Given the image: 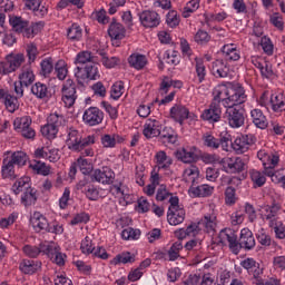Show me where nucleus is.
<instances>
[{"mask_svg":"<svg viewBox=\"0 0 285 285\" xmlns=\"http://www.w3.org/2000/svg\"><path fill=\"white\" fill-rule=\"evenodd\" d=\"M128 63L131 68H135V70H144V68L148 66V58H146L145 55L132 53L128 58Z\"/></svg>","mask_w":285,"mask_h":285,"instance_id":"nucleus-29","label":"nucleus"},{"mask_svg":"<svg viewBox=\"0 0 285 285\" xmlns=\"http://www.w3.org/2000/svg\"><path fill=\"white\" fill-rule=\"evenodd\" d=\"M184 177L186 181H191L193 186H195V179L199 177V168H197L195 165H191L189 168L185 169Z\"/></svg>","mask_w":285,"mask_h":285,"instance_id":"nucleus-53","label":"nucleus"},{"mask_svg":"<svg viewBox=\"0 0 285 285\" xmlns=\"http://www.w3.org/2000/svg\"><path fill=\"white\" fill-rule=\"evenodd\" d=\"M82 121L87 126H99V124H101V121H104V111H101L97 107H89L83 112Z\"/></svg>","mask_w":285,"mask_h":285,"instance_id":"nucleus-15","label":"nucleus"},{"mask_svg":"<svg viewBox=\"0 0 285 285\" xmlns=\"http://www.w3.org/2000/svg\"><path fill=\"white\" fill-rule=\"evenodd\" d=\"M157 186H159V174L157 171H151L150 184L144 188V191L148 195V197H153Z\"/></svg>","mask_w":285,"mask_h":285,"instance_id":"nucleus-46","label":"nucleus"},{"mask_svg":"<svg viewBox=\"0 0 285 285\" xmlns=\"http://www.w3.org/2000/svg\"><path fill=\"white\" fill-rule=\"evenodd\" d=\"M246 168V160L242 157H236L235 159L230 158L227 161V171L228 173H242Z\"/></svg>","mask_w":285,"mask_h":285,"instance_id":"nucleus-38","label":"nucleus"},{"mask_svg":"<svg viewBox=\"0 0 285 285\" xmlns=\"http://www.w3.org/2000/svg\"><path fill=\"white\" fill-rule=\"evenodd\" d=\"M156 164L158 167V170H168L170 166H173V158L168 157L166 155V151L160 150L155 155Z\"/></svg>","mask_w":285,"mask_h":285,"instance_id":"nucleus-33","label":"nucleus"},{"mask_svg":"<svg viewBox=\"0 0 285 285\" xmlns=\"http://www.w3.org/2000/svg\"><path fill=\"white\" fill-rule=\"evenodd\" d=\"M26 6L29 10H32L36 17H46L48 14V8L41 4V0H26Z\"/></svg>","mask_w":285,"mask_h":285,"instance_id":"nucleus-31","label":"nucleus"},{"mask_svg":"<svg viewBox=\"0 0 285 285\" xmlns=\"http://www.w3.org/2000/svg\"><path fill=\"white\" fill-rule=\"evenodd\" d=\"M135 259H136L135 254H132L130 252H122V253L116 255L109 262V264L111 266H121V264H124V265H126V264H135Z\"/></svg>","mask_w":285,"mask_h":285,"instance_id":"nucleus-26","label":"nucleus"},{"mask_svg":"<svg viewBox=\"0 0 285 285\" xmlns=\"http://www.w3.org/2000/svg\"><path fill=\"white\" fill-rule=\"evenodd\" d=\"M198 9L199 2H197L196 0H191L186 4V7H184L183 17L185 19H188V17H190V14H193V12H196Z\"/></svg>","mask_w":285,"mask_h":285,"instance_id":"nucleus-63","label":"nucleus"},{"mask_svg":"<svg viewBox=\"0 0 285 285\" xmlns=\"http://www.w3.org/2000/svg\"><path fill=\"white\" fill-rule=\"evenodd\" d=\"M43 255H47L53 264H57V266H65L66 265V254L61 253L59 246H57L55 243L48 244V246H43Z\"/></svg>","mask_w":285,"mask_h":285,"instance_id":"nucleus-11","label":"nucleus"},{"mask_svg":"<svg viewBox=\"0 0 285 285\" xmlns=\"http://www.w3.org/2000/svg\"><path fill=\"white\" fill-rule=\"evenodd\" d=\"M31 126H32V118H30V116L16 118L13 121V128L18 132H20L21 130H26V128H29Z\"/></svg>","mask_w":285,"mask_h":285,"instance_id":"nucleus-48","label":"nucleus"},{"mask_svg":"<svg viewBox=\"0 0 285 285\" xmlns=\"http://www.w3.org/2000/svg\"><path fill=\"white\" fill-rule=\"evenodd\" d=\"M19 81L23 83L26 88L35 83V72L30 67H23L21 69V73L19 75Z\"/></svg>","mask_w":285,"mask_h":285,"instance_id":"nucleus-39","label":"nucleus"},{"mask_svg":"<svg viewBox=\"0 0 285 285\" xmlns=\"http://www.w3.org/2000/svg\"><path fill=\"white\" fill-rule=\"evenodd\" d=\"M219 243L223 245L228 244L229 250L234 255H239V242L237 240V234L230 228H225L220 230L218 235Z\"/></svg>","mask_w":285,"mask_h":285,"instance_id":"nucleus-10","label":"nucleus"},{"mask_svg":"<svg viewBox=\"0 0 285 285\" xmlns=\"http://www.w3.org/2000/svg\"><path fill=\"white\" fill-rule=\"evenodd\" d=\"M95 144V136L81 137V132L75 127L67 128V139L66 145L72 153H81L87 146H92Z\"/></svg>","mask_w":285,"mask_h":285,"instance_id":"nucleus-2","label":"nucleus"},{"mask_svg":"<svg viewBox=\"0 0 285 285\" xmlns=\"http://www.w3.org/2000/svg\"><path fill=\"white\" fill-rule=\"evenodd\" d=\"M117 141H121V138L117 135L106 134L101 136V144L104 148H115V146H117Z\"/></svg>","mask_w":285,"mask_h":285,"instance_id":"nucleus-51","label":"nucleus"},{"mask_svg":"<svg viewBox=\"0 0 285 285\" xmlns=\"http://www.w3.org/2000/svg\"><path fill=\"white\" fill-rule=\"evenodd\" d=\"M30 188H32L30 184V177L24 176L16 180V183L12 185L11 190L14 193V195H19L20 193H26L27 190H30Z\"/></svg>","mask_w":285,"mask_h":285,"instance_id":"nucleus-36","label":"nucleus"},{"mask_svg":"<svg viewBox=\"0 0 285 285\" xmlns=\"http://www.w3.org/2000/svg\"><path fill=\"white\" fill-rule=\"evenodd\" d=\"M47 124L51 125L53 128H56V130H59V128L66 124V119L62 115L51 114L47 118Z\"/></svg>","mask_w":285,"mask_h":285,"instance_id":"nucleus-52","label":"nucleus"},{"mask_svg":"<svg viewBox=\"0 0 285 285\" xmlns=\"http://www.w3.org/2000/svg\"><path fill=\"white\" fill-rule=\"evenodd\" d=\"M40 75L42 77H50L52 71L55 70V62H52V58H46L40 63Z\"/></svg>","mask_w":285,"mask_h":285,"instance_id":"nucleus-49","label":"nucleus"},{"mask_svg":"<svg viewBox=\"0 0 285 285\" xmlns=\"http://www.w3.org/2000/svg\"><path fill=\"white\" fill-rule=\"evenodd\" d=\"M40 268L41 262L39 261L22 259L19 264V269L21 273H24V275H35Z\"/></svg>","mask_w":285,"mask_h":285,"instance_id":"nucleus-24","label":"nucleus"},{"mask_svg":"<svg viewBox=\"0 0 285 285\" xmlns=\"http://www.w3.org/2000/svg\"><path fill=\"white\" fill-rule=\"evenodd\" d=\"M199 226L204 227L206 233H215V228H217V215L215 213L206 214L199 222Z\"/></svg>","mask_w":285,"mask_h":285,"instance_id":"nucleus-28","label":"nucleus"},{"mask_svg":"<svg viewBox=\"0 0 285 285\" xmlns=\"http://www.w3.org/2000/svg\"><path fill=\"white\" fill-rule=\"evenodd\" d=\"M255 141H257V138L253 135H243L234 140L232 147L237 155H244V153H247L248 148H250Z\"/></svg>","mask_w":285,"mask_h":285,"instance_id":"nucleus-13","label":"nucleus"},{"mask_svg":"<svg viewBox=\"0 0 285 285\" xmlns=\"http://www.w3.org/2000/svg\"><path fill=\"white\" fill-rule=\"evenodd\" d=\"M199 282H202L199 274H189L183 278L180 285H198Z\"/></svg>","mask_w":285,"mask_h":285,"instance_id":"nucleus-64","label":"nucleus"},{"mask_svg":"<svg viewBox=\"0 0 285 285\" xmlns=\"http://www.w3.org/2000/svg\"><path fill=\"white\" fill-rule=\"evenodd\" d=\"M75 77L80 86H83V81H97L99 79V68L96 62H91L85 66H77L75 69Z\"/></svg>","mask_w":285,"mask_h":285,"instance_id":"nucleus-6","label":"nucleus"},{"mask_svg":"<svg viewBox=\"0 0 285 285\" xmlns=\"http://www.w3.org/2000/svg\"><path fill=\"white\" fill-rule=\"evenodd\" d=\"M97 55H98L97 57H100V61L102 66H105V68H115L119 62V59H117V57L108 58V56L106 55V51L104 50H98Z\"/></svg>","mask_w":285,"mask_h":285,"instance_id":"nucleus-47","label":"nucleus"},{"mask_svg":"<svg viewBox=\"0 0 285 285\" xmlns=\"http://www.w3.org/2000/svg\"><path fill=\"white\" fill-rule=\"evenodd\" d=\"M212 72L214 77L226 79V77H228V72H230V69L228 68V65L224 62V60H216L213 62Z\"/></svg>","mask_w":285,"mask_h":285,"instance_id":"nucleus-30","label":"nucleus"},{"mask_svg":"<svg viewBox=\"0 0 285 285\" xmlns=\"http://www.w3.org/2000/svg\"><path fill=\"white\" fill-rule=\"evenodd\" d=\"M175 157L178 161H183V164H194V161H197V154H195L193 148H180L175 151Z\"/></svg>","mask_w":285,"mask_h":285,"instance_id":"nucleus-21","label":"nucleus"},{"mask_svg":"<svg viewBox=\"0 0 285 285\" xmlns=\"http://www.w3.org/2000/svg\"><path fill=\"white\" fill-rule=\"evenodd\" d=\"M200 117L204 121L217 124L222 119V106L212 101L209 108L205 109Z\"/></svg>","mask_w":285,"mask_h":285,"instance_id":"nucleus-16","label":"nucleus"},{"mask_svg":"<svg viewBox=\"0 0 285 285\" xmlns=\"http://www.w3.org/2000/svg\"><path fill=\"white\" fill-rule=\"evenodd\" d=\"M250 175V179L253 181V184H255V186H257V188H262V186H264V184H266V176H264V174L253 169L249 171Z\"/></svg>","mask_w":285,"mask_h":285,"instance_id":"nucleus-57","label":"nucleus"},{"mask_svg":"<svg viewBox=\"0 0 285 285\" xmlns=\"http://www.w3.org/2000/svg\"><path fill=\"white\" fill-rule=\"evenodd\" d=\"M222 52L225 59H227V61H239V59H242V56L239 55L237 47L233 43L224 45L222 48Z\"/></svg>","mask_w":285,"mask_h":285,"instance_id":"nucleus-35","label":"nucleus"},{"mask_svg":"<svg viewBox=\"0 0 285 285\" xmlns=\"http://www.w3.org/2000/svg\"><path fill=\"white\" fill-rule=\"evenodd\" d=\"M226 108L227 109L223 115L226 124H228L230 128H242V126L246 124V114L244 108L239 107V105H229Z\"/></svg>","mask_w":285,"mask_h":285,"instance_id":"nucleus-5","label":"nucleus"},{"mask_svg":"<svg viewBox=\"0 0 285 285\" xmlns=\"http://www.w3.org/2000/svg\"><path fill=\"white\" fill-rule=\"evenodd\" d=\"M195 61L198 81L202 83L206 79V66H204V59L202 58H195Z\"/></svg>","mask_w":285,"mask_h":285,"instance_id":"nucleus-58","label":"nucleus"},{"mask_svg":"<svg viewBox=\"0 0 285 285\" xmlns=\"http://www.w3.org/2000/svg\"><path fill=\"white\" fill-rule=\"evenodd\" d=\"M108 35L111 40L121 41L126 37V28L120 22H112L109 24Z\"/></svg>","mask_w":285,"mask_h":285,"instance_id":"nucleus-22","label":"nucleus"},{"mask_svg":"<svg viewBox=\"0 0 285 285\" xmlns=\"http://www.w3.org/2000/svg\"><path fill=\"white\" fill-rule=\"evenodd\" d=\"M28 161V155L23 151H16L12 154L11 159H4L2 166V177L4 179H17L14 174L16 166H26Z\"/></svg>","mask_w":285,"mask_h":285,"instance_id":"nucleus-4","label":"nucleus"},{"mask_svg":"<svg viewBox=\"0 0 285 285\" xmlns=\"http://www.w3.org/2000/svg\"><path fill=\"white\" fill-rule=\"evenodd\" d=\"M141 230L127 227L121 232L122 239H139Z\"/></svg>","mask_w":285,"mask_h":285,"instance_id":"nucleus-61","label":"nucleus"},{"mask_svg":"<svg viewBox=\"0 0 285 285\" xmlns=\"http://www.w3.org/2000/svg\"><path fill=\"white\" fill-rule=\"evenodd\" d=\"M140 23L144 28H157L161 23V18L156 11L146 10L139 14Z\"/></svg>","mask_w":285,"mask_h":285,"instance_id":"nucleus-17","label":"nucleus"},{"mask_svg":"<svg viewBox=\"0 0 285 285\" xmlns=\"http://www.w3.org/2000/svg\"><path fill=\"white\" fill-rule=\"evenodd\" d=\"M250 118L256 128H259L261 130H266V128H268V119L262 109H253L250 111Z\"/></svg>","mask_w":285,"mask_h":285,"instance_id":"nucleus-23","label":"nucleus"},{"mask_svg":"<svg viewBox=\"0 0 285 285\" xmlns=\"http://www.w3.org/2000/svg\"><path fill=\"white\" fill-rule=\"evenodd\" d=\"M255 236L253 235V232L248 228H243L238 240V253L242 248H244V250H253V248H255Z\"/></svg>","mask_w":285,"mask_h":285,"instance_id":"nucleus-18","label":"nucleus"},{"mask_svg":"<svg viewBox=\"0 0 285 285\" xmlns=\"http://www.w3.org/2000/svg\"><path fill=\"white\" fill-rule=\"evenodd\" d=\"M43 26L45 23L42 21L35 22L31 26L29 23L20 35H22L27 39H32L36 35H39L40 30H43Z\"/></svg>","mask_w":285,"mask_h":285,"instance_id":"nucleus-37","label":"nucleus"},{"mask_svg":"<svg viewBox=\"0 0 285 285\" xmlns=\"http://www.w3.org/2000/svg\"><path fill=\"white\" fill-rule=\"evenodd\" d=\"M213 102L227 108L228 106H242L246 102V92L240 86H235L230 82L218 85L213 91Z\"/></svg>","mask_w":285,"mask_h":285,"instance_id":"nucleus-1","label":"nucleus"},{"mask_svg":"<svg viewBox=\"0 0 285 285\" xmlns=\"http://www.w3.org/2000/svg\"><path fill=\"white\" fill-rule=\"evenodd\" d=\"M26 61L23 53L8 55L3 61L0 62V75H10L21 68V63Z\"/></svg>","mask_w":285,"mask_h":285,"instance_id":"nucleus-8","label":"nucleus"},{"mask_svg":"<svg viewBox=\"0 0 285 285\" xmlns=\"http://www.w3.org/2000/svg\"><path fill=\"white\" fill-rule=\"evenodd\" d=\"M55 70L57 72V77H58V79H60V81H63V79H66V77H68V67H66V61L59 60L55 66Z\"/></svg>","mask_w":285,"mask_h":285,"instance_id":"nucleus-60","label":"nucleus"},{"mask_svg":"<svg viewBox=\"0 0 285 285\" xmlns=\"http://www.w3.org/2000/svg\"><path fill=\"white\" fill-rule=\"evenodd\" d=\"M203 144L207 148H212L213 150H217L219 148V139L215 138V136L205 134L203 136Z\"/></svg>","mask_w":285,"mask_h":285,"instance_id":"nucleus-59","label":"nucleus"},{"mask_svg":"<svg viewBox=\"0 0 285 285\" xmlns=\"http://www.w3.org/2000/svg\"><path fill=\"white\" fill-rule=\"evenodd\" d=\"M31 225L36 233H53L55 235H61L63 233V226L51 223L49 224L48 218L40 212H35L31 217Z\"/></svg>","mask_w":285,"mask_h":285,"instance_id":"nucleus-3","label":"nucleus"},{"mask_svg":"<svg viewBox=\"0 0 285 285\" xmlns=\"http://www.w3.org/2000/svg\"><path fill=\"white\" fill-rule=\"evenodd\" d=\"M75 63L85 67L88 66V63H97V59L90 51H80L76 57Z\"/></svg>","mask_w":285,"mask_h":285,"instance_id":"nucleus-40","label":"nucleus"},{"mask_svg":"<svg viewBox=\"0 0 285 285\" xmlns=\"http://www.w3.org/2000/svg\"><path fill=\"white\" fill-rule=\"evenodd\" d=\"M183 249L184 245L181 244V240L174 243L167 252L169 262H176V259H179V252H181Z\"/></svg>","mask_w":285,"mask_h":285,"instance_id":"nucleus-50","label":"nucleus"},{"mask_svg":"<svg viewBox=\"0 0 285 285\" xmlns=\"http://www.w3.org/2000/svg\"><path fill=\"white\" fill-rule=\"evenodd\" d=\"M215 190V187L209 185H199L195 187V185H191L189 188V194L191 197H210L213 195V191Z\"/></svg>","mask_w":285,"mask_h":285,"instance_id":"nucleus-27","label":"nucleus"},{"mask_svg":"<svg viewBox=\"0 0 285 285\" xmlns=\"http://www.w3.org/2000/svg\"><path fill=\"white\" fill-rule=\"evenodd\" d=\"M30 167L37 170L38 175H43L45 177L50 175V166H47L46 163L35 161Z\"/></svg>","mask_w":285,"mask_h":285,"instance_id":"nucleus-62","label":"nucleus"},{"mask_svg":"<svg viewBox=\"0 0 285 285\" xmlns=\"http://www.w3.org/2000/svg\"><path fill=\"white\" fill-rule=\"evenodd\" d=\"M35 204H37V190L31 187L22 193L21 205L28 207Z\"/></svg>","mask_w":285,"mask_h":285,"instance_id":"nucleus-42","label":"nucleus"},{"mask_svg":"<svg viewBox=\"0 0 285 285\" xmlns=\"http://www.w3.org/2000/svg\"><path fill=\"white\" fill-rule=\"evenodd\" d=\"M271 105L274 112H282L285 110V97L282 94L272 95Z\"/></svg>","mask_w":285,"mask_h":285,"instance_id":"nucleus-44","label":"nucleus"},{"mask_svg":"<svg viewBox=\"0 0 285 285\" xmlns=\"http://www.w3.org/2000/svg\"><path fill=\"white\" fill-rule=\"evenodd\" d=\"M43 246H48L46 243H40L38 246L35 245H24L22 247V253L30 257L31 259H37L39 257L40 253L43 255Z\"/></svg>","mask_w":285,"mask_h":285,"instance_id":"nucleus-34","label":"nucleus"},{"mask_svg":"<svg viewBox=\"0 0 285 285\" xmlns=\"http://www.w3.org/2000/svg\"><path fill=\"white\" fill-rule=\"evenodd\" d=\"M82 37L83 29H81L79 24L73 23L67 29V38L69 39V41H81Z\"/></svg>","mask_w":285,"mask_h":285,"instance_id":"nucleus-41","label":"nucleus"},{"mask_svg":"<svg viewBox=\"0 0 285 285\" xmlns=\"http://www.w3.org/2000/svg\"><path fill=\"white\" fill-rule=\"evenodd\" d=\"M189 116L190 111L184 105H174L169 111L170 119H173L174 121H176V124H179L180 126H184V121H186Z\"/></svg>","mask_w":285,"mask_h":285,"instance_id":"nucleus-19","label":"nucleus"},{"mask_svg":"<svg viewBox=\"0 0 285 285\" xmlns=\"http://www.w3.org/2000/svg\"><path fill=\"white\" fill-rule=\"evenodd\" d=\"M2 99H4V106L9 112H14V110H17V96L14 97L4 91Z\"/></svg>","mask_w":285,"mask_h":285,"instance_id":"nucleus-55","label":"nucleus"},{"mask_svg":"<svg viewBox=\"0 0 285 285\" xmlns=\"http://www.w3.org/2000/svg\"><path fill=\"white\" fill-rule=\"evenodd\" d=\"M169 204L167 213L168 224H170V226H179V224H184V219H186V210L179 207V197H170Z\"/></svg>","mask_w":285,"mask_h":285,"instance_id":"nucleus-7","label":"nucleus"},{"mask_svg":"<svg viewBox=\"0 0 285 285\" xmlns=\"http://www.w3.org/2000/svg\"><path fill=\"white\" fill-rule=\"evenodd\" d=\"M282 209V206L278 204H273V205H266L263 207L264 214L263 217L268 222V226H271L272 222H279L277 218V214Z\"/></svg>","mask_w":285,"mask_h":285,"instance_id":"nucleus-25","label":"nucleus"},{"mask_svg":"<svg viewBox=\"0 0 285 285\" xmlns=\"http://www.w3.org/2000/svg\"><path fill=\"white\" fill-rule=\"evenodd\" d=\"M61 99L67 108H72L77 101V85L72 79H67L61 88Z\"/></svg>","mask_w":285,"mask_h":285,"instance_id":"nucleus-9","label":"nucleus"},{"mask_svg":"<svg viewBox=\"0 0 285 285\" xmlns=\"http://www.w3.org/2000/svg\"><path fill=\"white\" fill-rule=\"evenodd\" d=\"M91 180L98 184L110 185L115 181V171L110 167L95 169L91 174Z\"/></svg>","mask_w":285,"mask_h":285,"instance_id":"nucleus-12","label":"nucleus"},{"mask_svg":"<svg viewBox=\"0 0 285 285\" xmlns=\"http://www.w3.org/2000/svg\"><path fill=\"white\" fill-rule=\"evenodd\" d=\"M9 23L13 30V32H17L18 35H21L26 28H28V24L30 23L28 20L23 19L19 16H11L9 19Z\"/></svg>","mask_w":285,"mask_h":285,"instance_id":"nucleus-32","label":"nucleus"},{"mask_svg":"<svg viewBox=\"0 0 285 285\" xmlns=\"http://www.w3.org/2000/svg\"><path fill=\"white\" fill-rule=\"evenodd\" d=\"M40 132L42 136L46 137V139H56L57 134L59 132V129L56 127H52V125H49L48 122L41 127Z\"/></svg>","mask_w":285,"mask_h":285,"instance_id":"nucleus-56","label":"nucleus"},{"mask_svg":"<svg viewBox=\"0 0 285 285\" xmlns=\"http://www.w3.org/2000/svg\"><path fill=\"white\" fill-rule=\"evenodd\" d=\"M160 130L161 122H159V120L150 119L145 124L142 135L147 139H153V137H159Z\"/></svg>","mask_w":285,"mask_h":285,"instance_id":"nucleus-20","label":"nucleus"},{"mask_svg":"<svg viewBox=\"0 0 285 285\" xmlns=\"http://www.w3.org/2000/svg\"><path fill=\"white\" fill-rule=\"evenodd\" d=\"M31 92L35 95V97H37V99H46V97H49L48 86L42 82H36L31 87Z\"/></svg>","mask_w":285,"mask_h":285,"instance_id":"nucleus-45","label":"nucleus"},{"mask_svg":"<svg viewBox=\"0 0 285 285\" xmlns=\"http://www.w3.org/2000/svg\"><path fill=\"white\" fill-rule=\"evenodd\" d=\"M159 132L158 137L167 141V144H177V132L173 127H164Z\"/></svg>","mask_w":285,"mask_h":285,"instance_id":"nucleus-43","label":"nucleus"},{"mask_svg":"<svg viewBox=\"0 0 285 285\" xmlns=\"http://www.w3.org/2000/svg\"><path fill=\"white\" fill-rule=\"evenodd\" d=\"M242 268H244L248 275H252L254 279H262V275H264V268L259 266V263L255 261V258H245L244 261L240 262Z\"/></svg>","mask_w":285,"mask_h":285,"instance_id":"nucleus-14","label":"nucleus"},{"mask_svg":"<svg viewBox=\"0 0 285 285\" xmlns=\"http://www.w3.org/2000/svg\"><path fill=\"white\" fill-rule=\"evenodd\" d=\"M269 228H273L277 239H285V227L282 220L269 223Z\"/></svg>","mask_w":285,"mask_h":285,"instance_id":"nucleus-54","label":"nucleus"}]
</instances>
